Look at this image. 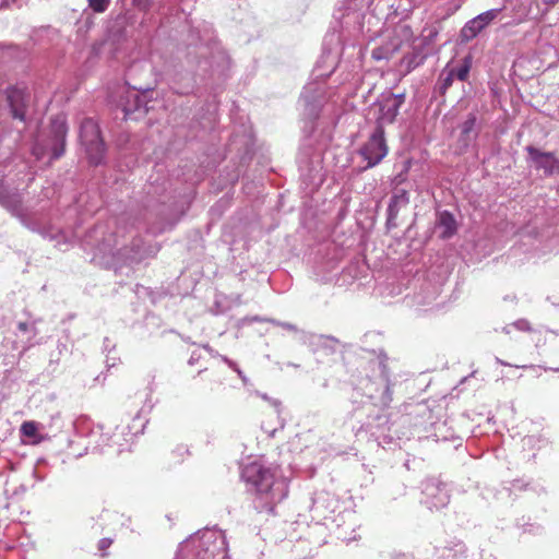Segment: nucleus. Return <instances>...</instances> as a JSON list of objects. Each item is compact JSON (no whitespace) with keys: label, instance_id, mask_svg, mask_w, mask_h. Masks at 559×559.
<instances>
[{"label":"nucleus","instance_id":"1","mask_svg":"<svg viewBox=\"0 0 559 559\" xmlns=\"http://www.w3.org/2000/svg\"><path fill=\"white\" fill-rule=\"evenodd\" d=\"M241 478L260 501L261 510L270 515H275L276 506L288 497V481L276 467L250 462L243 466Z\"/></svg>","mask_w":559,"mask_h":559},{"label":"nucleus","instance_id":"2","mask_svg":"<svg viewBox=\"0 0 559 559\" xmlns=\"http://www.w3.org/2000/svg\"><path fill=\"white\" fill-rule=\"evenodd\" d=\"M80 139L85 146L90 163L98 165L105 156V143L100 136V130L96 121L86 118L81 123Z\"/></svg>","mask_w":559,"mask_h":559},{"label":"nucleus","instance_id":"3","mask_svg":"<svg viewBox=\"0 0 559 559\" xmlns=\"http://www.w3.org/2000/svg\"><path fill=\"white\" fill-rule=\"evenodd\" d=\"M404 102V94L395 95L392 93L379 100L377 104L378 115L376 119V130L381 128V131L384 132V127L395 121L399 110Z\"/></svg>","mask_w":559,"mask_h":559},{"label":"nucleus","instance_id":"4","mask_svg":"<svg viewBox=\"0 0 559 559\" xmlns=\"http://www.w3.org/2000/svg\"><path fill=\"white\" fill-rule=\"evenodd\" d=\"M364 159L367 160L366 168L378 165L388 154V146L384 140V132L374 130L368 141L362 145L359 151Z\"/></svg>","mask_w":559,"mask_h":559},{"label":"nucleus","instance_id":"5","mask_svg":"<svg viewBox=\"0 0 559 559\" xmlns=\"http://www.w3.org/2000/svg\"><path fill=\"white\" fill-rule=\"evenodd\" d=\"M536 169L544 170L546 176H551L559 173V159L550 152H540L534 146L526 148Z\"/></svg>","mask_w":559,"mask_h":559},{"label":"nucleus","instance_id":"6","mask_svg":"<svg viewBox=\"0 0 559 559\" xmlns=\"http://www.w3.org/2000/svg\"><path fill=\"white\" fill-rule=\"evenodd\" d=\"M194 380L195 389L203 393L213 392L223 383L221 373L209 368L200 371Z\"/></svg>","mask_w":559,"mask_h":559},{"label":"nucleus","instance_id":"7","mask_svg":"<svg viewBox=\"0 0 559 559\" xmlns=\"http://www.w3.org/2000/svg\"><path fill=\"white\" fill-rule=\"evenodd\" d=\"M51 132L55 138L52 158H59L64 152L66 136L68 133V127L64 117L58 116L51 121Z\"/></svg>","mask_w":559,"mask_h":559},{"label":"nucleus","instance_id":"8","mask_svg":"<svg viewBox=\"0 0 559 559\" xmlns=\"http://www.w3.org/2000/svg\"><path fill=\"white\" fill-rule=\"evenodd\" d=\"M408 203V192L405 189H396L391 198V202L388 207V221H395L400 214V211L406 209Z\"/></svg>","mask_w":559,"mask_h":559},{"label":"nucleus","instance_id":"9","mask_svg":"<svg viewBox=\"0 0 559 559\" xmlns=\"http://www.w3.org/2000/svg\"><path fill=\"white\" fill-rule=\"evenodd\" d=\"M439 227L442 228L441 237L448 239L456 233V221L454 216L444 211L439 216Z\"/></svg>","mask_w":559,"mask_h":559},{"label":"nucleus","instance_id":"10","mask_svg":"<svg viewBox=\"0 0 559 559\" xmlns=\"http://www.w3.org/2000/svg\"><path fill=\"white\" fill-rule=\"evenodd\" d=\"M425 57L421 55L420 50L413 49V51L406 53L401 60V67L405 69L406 73H409L415 68L420 66L424 62Z\"/></svg>","mask_w":559,"mask_h":559},{"label":"nucleus","instance_id":"11","mask_svg":"<svg viewBox=\"0 0 559 559\" xmlns=\"http://www.w3.org/2000/svg\"><path fill=\"white\" fill-rule=\"evenodd\" d=\"M20 430L24 437L34 438L35 439L33 441L34 444H38L44 440L43 437L38 436V424L36 421H33V420L24 421L21 425Z\"/></svg>","mask_w":559,"mask_h":559},{"label":"nucleus","instance_id":"12","mask_svg":"<svg viewBox=\"0 0 559 559\" xmlns=\"http://www.w3.org/2000/svg\"><path fill=\"white\" fill-rule=\"evenodd\" d=\"M483 31L478 22L474 19L468 21L461 29V38L463 41H469L475 38Z\"/></svg>","mask_w":559,"mask_h":559},{"label":"nucleus","instance_id":"13","mask_svg":"<svg viewBox=\"0 0 559 559\" xmlns=\"http://www.w3.org/2000/svg\"><path fill=\"white\" fill-rule=\"evenodd\" d=\"M391 46L392 47L382 46V47L374 48L372 50V58L376 60L391 58L400 49V44L392 43Z\"/></svg>","mask_w":559,"mask_h":559},{"label":"nucleus","instance_id":"14","mask_svg":"<svg viewBox=\"0 0 559 559\" xmlns=\"http://www.w3.org/2000/svg\"><path fill=\"white\" fill-rule=\"evenodd\" d=\"M265 417L266 421L262 420L261 427L266 433L273 435L280 426L278 414L277 412L273 411L270 414H266Z\"/></svg>","mask_w":559,"mask_h":559},{"label":"nucleus","instance_id":"15","mask_svg":"<svg viewBox=\"0 0 559 559\" xmlns=\"http://www.w3.org/2000/svg\"><path fill=\"white\" fill-rule=\"evenodd\" d=\"M190 455V451L187 445L178 444L170 451V461L173 464H181Z\"/></svg>","mask_w":559,"mask_h":559},{"label":"nucleus","instance_id":"16","mask_svg":"<svg viewBox=\"0 0 559 559\" xmlns=\"http://www.w3.org/2000/svg\"><path fill=\"white\" fill-rule=\"evenodd\" d=\"M440 93L445 94L454 80V69H445L440 75Z\"/></svg>","mask_w":559,"mask_h":559},{"label":"nucleus","instance_id":"17","mask_svg":"<svg viewBox=\"0 0 559 559\" xmlns=\"http://www.w3.org/2000/svg\"><path fill=\"white\" fill-rule=\"evenodd\" d=\"M472 68V58L465 57L463 60L462 67H460L457 70L454 69V78L459 79L460 81H466L469 74Z\"/></svg>","mask_w":559,"mask_h":559},{"label":"nucleus","instance_id":"18","mask_svg":"<svg viewBox=\"0 0 559 559\" xmlns=\"http://www.w3.org/2000/svg\"><path fill=\"white\" fill-rule=\"evenodd\" d=\"M499 14V10L493 9L486 11L478 16H476L474 20L478 22L479 26L484 29L491 21H493Z\"/></svg>","mask_w":559,"mask_h":559},{"label":"nucleus","instance_id":"19","mask_svg":"<svg viewBox=\"0 0 559 559\" xmlns=\"http://www.w3.org/2000/svg\"><path fill=\"white\" fill-rule=\"evenodd\" d=\"M90 8L96 13H103L107 10L110 0H87Z\"/></svg>","mask_w":559,"mask_h":559},{"label":"nucleus","instance_id":"20","mask_svg":"<svg viewBox=\"0 0 559 559\" xmlns=\"http://www.w3.org/2000/svg\"><path fill=\"white\" fill-rule=\"evenodd\" d=\"M476 121H477L476 115L469 114L467 116L466 120L462 124V133L465 135L469 134L473 131V129L476 124Z\"/></svg>","mask_w":559,"mask_h":559},{"label":"nucleus","instance_id":"21","mask_svg":"<svg viewBox=\"0 0 559 559\" xmlns=\"http://www.w3.org/2000/svg\"><path fill=\"white\" fill-rule=\"evenodd\" d=\"M514 326L520 330V331H524V332H533L534 329L531 324L530 321L525 320V319H520L518 320L515 323H514Z\"/></svg>","mask_w":559,"mask_h":559},{"label":"nucleus","instance_id":"22","mask_svg":"<svg viewBox=\"0 0 559 559\" xmlns=\"http://www.w3.org/2000/svg\"><path fill=\"white\" fill-rule=\"evenodd\" d=\"M112 545V539L102 538L98 542V550L102 551L103 556H106V550Z\"/></svg>","mask_w":559,"mask_h":559},{"label":"nucleus","instance_id":"23","mask_svg":"<svg viewBox=\"0 0 559 559\" xmlns=\"http://www.w3.org/2000/svg\"><path fill=\"white\" fill-rule=\"evenodd\" d=\"M12 116L15 119L24 120V112L15 107H12Z\"/></svg>","mask_w":559,"mask_h":559},{"label":"nucleus","instance_id":"24","mask_svg":"<svg viewBox=\"0 0 559 559\" xmlns=\"http://www.w3.org/2000/svg\"><path fill=\"white\" fill-rule=\"evenodd\" d=\"M523 441H524L525 443H528V444H530V443H532V442H533V437H526V438H524V440H523Z\"/></svg>","mask_w":559,"mask_h":559},{"label":"nucleus","instance_id":"25","mask_svg":"<svg viewBox=\"0 0 559 559\" xmlns=\"http://www.w3.org/2000/svg\"><path fill=\"white\" fill-rule=\"evenodd\" d=\"M401 31H402L403 33L407 34V33H408V27H402V28H401Z\"/></svg>","mask_w":559,"mask_h":559}]
</instances>
